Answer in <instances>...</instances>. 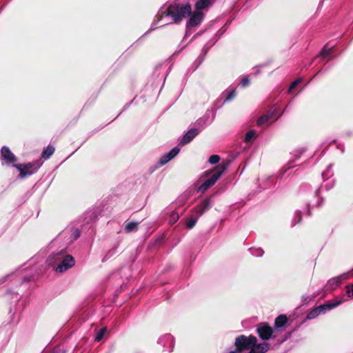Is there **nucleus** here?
Here are the masks:
<instances>
[{
    "label": "nucleus",
    "mask_w": 353,
    "mask_h": 353,
    "mask_svg": "<svg viewBox=\"0 0 353 353\" xmlns=\"http://www.w3.org/2000/svg\"><path fill=\"white\" fill-rule=\"evenodd\" d=\"M6 277H4L1 281V283H3L6 281Z\"/></svg>",
    "instance_id": "f704fd0d"
},
{
    "label": "nucleus",
    "mask_w": 353,
    "mask_h": 353,
    "mask_svg": "<svg viewBox=\"0 0 353 353\" xmlns=\"http://www.w3.org/2000/svg\"><path fill=\"white\" fill-rule=\"evenodd\" d=\"M13 166L19 171L20 178L24 179L37 172L41 166V163L39 161H34L27 163L14 164Z\"/></svg>",
    "instance_id": "7ed1b4c3"
},
{
    "label": "nucleus",
    "mask_w": 353,
    "mask_h": 353,
    "mask_svg": "<svg viewBox=\"0 0 353 353\" xmlns=\"http://www.w3.org/2000/svg\"><path fill=\"white\" fill-rule=\"evenodd\" d=\"M179 219V215L176 212H172L170 216L169 223L170 225L174 224Z\"/></svg>",
    "instance_id": "393cba45"
},
{
    "label": "nucleus",
    "mask_w": 353,
    "mask_h": 353,
    "mask_svg": "<svg viewBox=\"0 0 353 353\" xmlns=\"http://www.w3.org/2000/svg\"><path fill=\"white\" fill-rule=\"evenodd\" d=\"M199 134V130L197 128H191L181 138L179 145L183 146L190 143Z\"/></svg>",
    "instance_id": "9d476101"
},
{
    "label": "nucleus",
    "mask_w": 353,
    "mask_h": 353,
    "mask_svg": "<svg viewBox=\"0 0 353 353\" xmlns=\"http://www.w3.org/2000/svg\"><path fill=\"white\" fill-rule=\"evenodd\" d=\"M138 228V223L134 221H131L128 223L124 228V230L127 233H130L133 232L134 230Z\"/></svg>",
    "instance_id": "a211bd4d"
},
{
    "label": "nucleus",
    "mask_w": 353,
    "mask_h": 353,
    "mask_svg": "<svg viewBox=\"0 0 353 353\" xmlns=\"http://www.w3.org/2000/svg\"><path fill=\"white\" fill-rule=\"evenodd\" d=\"M256 333L262 340L268 341L271 339L273 330L268 323H261L257 326Z\"/></svg>",
    "instance_id": "423d86ee"
},
{
    "label": "nucleus",
    "mask_w": 353,
    "mask_h": 353,
    "mask_svg": "<svg viewBox=\"0 0 353 353\" xmlns=\"http://www.w3.org/2000/svg\"><path fill=\"white\" fill-rule=\"evenodd\" d=\"M75 239H78L79 237L80 233L79 230H76L74 233Z\"/></svg>",
    "instance_id": "72a5a7b5"
},
{
    "label": "nucleus",
    "mask_w": 353,
    "mask_h": 353,
    "mask_svg": "<svg viewBox=\"0 0 353 353\" xmlns=\"http://www.w3.org/2000/svg\"><path fill=\"white\" fill-rule=\"evenodd\" d=\"M51 353H67V351L63 348L58 347L54 349Z\"/></svg>",
    "instance_id": "7c9ffc66"
},
{
    "label": "nucleus",
    "mask_w": 353,
    "mask_h": 353,
    "mask_svg": "<svg viewBox=\"0 0 353 353\" xmlns=\"http://www.w3.org/2000/svg\"><path fill=\"white\" fill-rule=\"evenodd\" d=\"M347 278H348V275L347 274H343L338 277H335V278L330 279L329 281V283H330V285H332V287H337L339 285H341V283H342V281L343 280H345Z\"/></svg>",
    "instance_id": "ddd939ff"
},
{
    "label": "nucleus",
    "mask_w": 353,
    "mask_h": 353,
    "mask_svg": "<svg viewBox=\"0 0 353 353\" xmlns=\"http://www.w3.org/2000/svg\"><path fill=\"white\" fill-rule=\"evenodd\" d=\"M106 331H107L106 327H103V328L100 329L96 334L95 341H100L103 338Z\"/></svg>",
    "instance_id": "b1692460"
},
{
    "label": "nucleus",
    "mask_w": 353,
    "mask_h": 353,
    "mask_svg": "<svg viewBox=\"0 0 353 353\" xmlns=\"http://www.w3.org/2000/svg\"><path fill=\"white\" fill-rule=\"evenodd\" d=\"M256 343H257L256 336L252 335L249 336L241 335L236 338L234 345L237 351L243 352L247 350H251L252 347H253Z\"/></svg>",
    "instance_id": "20e7f679"
},
{
    "label": "nucleus",
    "mask_w": 353,
    "mask_h": 353,
    "mask_svg": "<svg viewBox=\"0 0 353 353\" xmlns=\"http://www.w3.org/2000/svg\"><path fill=\"white\" fill-rule=\"evenodd\" d=\"M170 161V160H168V155L165 154L161 157V159L159 160V164L161 165H163L166 164L167 163H168Z\"/></svg>",
    "instance_id": "c756f323"
},
{
    "label": "nucleus",
    "mask_w": 353,
    "mask_h": 353,
    "mask_svg": "<svg viewBox=\"0 0 353 353\" xmlns=\"http://www.w3.org/2000/svg\"><path fill=\"white\" fill-rule=\"evenodd\" d=\"M288 321V317L285 314H281L278 316L274 321V325L276 327H283Z\"/></svg>",
    "instance_id": "dca6fc26"
},
{
    "label": "nucleus",
    "mask_w": 353,
    "mask_h": 353,
    "mask_svg": "<svg viewBox=\"0 0 353 353\" xmlns=\"http://www.w3.org/2000/svg\"><path fill=\"white\" fill-rule=\"evenodd\" d=\"M322 312L321 309L319 308V306L314 307L312 309L308 314H307L306 319L311 320L315 319L317 316H319Z\"/></svg>",
    "instance_id": "f3484780"
},
{
    "label": "nucleus",
    "mask_w": 353,
    "mask_h": 353,
    "mask_svg": "<svg viewBox=\"0 0 353 353\" xmlns=\"http://www.w3.org/2000/svg\"><path fill=\"white\" fill-rule=\"evenodd\" d=\"M59 256L63 258V259L55 269L57 272H63L74 265V259L71 255L63 256V253H60Z\"/></svg>",
    "instance_id": "39448f33"
},
{
    "label": "nucleus",
    "mask_w": 353,
    "mask_h": 353,
    "mask_svg": "<svg viewBox=\"0 0 353 353\" xmlns=\"http://www.w3.org/2000/svg\"><path fill=\"white\" fill-rule=\"evenodd\" d=\"M220 157L217 154H213L210 157L208 162L211 164H216L220 161Z\"/></svg>",
    "instance_id": "a878e982"
},
{
    "label": "nucleus",
    "mask_w": 353,
    "mask_h": 353,
    "mask_svg": "<svg viewBox=\"0 0 353 353\" xmlns=\"http://www.w3.org/2000/svg\"><path fill=\"white\" fill-rule=\"evenodd\" d=\"M212 2L210 0H198L195 5V10H201L210 6Z\"/></svg>",
    "instance_id": "2eb2a0df"
},
{
    "label": "nucleus",
    "mask_w": 353,
    "mask_h": 353,
    "mask_svg": "<svg viewBox=\"0 0 353 353\" xmlns=\"http://www.w3.org/2000/svg\"><path fill=\"white\" fill-rule=\"evenodd\" d=\"M54 147L51 145H48L46 148H43L41 153V157L45 160H47L54 154Z\"/></svg>",
    "instance_id": "4468645a"
},
{
    "label": "nucleus",
    "mask_w": 353,
    "mask_h": 353,
    "mask_svg": "<svg viewBox=\"0 0 353 353\" xmlns=\"http://www.w3.org/2000/svg\"><path fill=\"white\" fill-rule=\"evenodd\" d=\"M229 353H237V352H235V351H231V352H230Z\"/></svg>",
    "instance_id": "c9c22d12"
},
{
    "label": "nucleus",
    "mask_w": 353,
    "mask_h": 353,
    "mask_svg": "<svg viewBox=\"0 0 353 353\" xmlns=\"http://www.w3.org/2000/svg\"><path fill=\"white\" fill-rule=\"evenodd\" d=\"M1 158L4 160L6 163L9 165L14 163L17 161L16 156L11 152L7 146H3L1 150Z\"/></svg>",
    "instance_id": "6e6552de"
},
{
    "label": "nucleus",
    "mask_w": 353,
    "mask_h": 353,
    "mask_svg": "<svg viewBox=\"0 0 353 353\" xmlns=\"http://www.w3.org/2000/svg\"><path fill=\"white\" fill-rule=\"evenodd\" d=\"M270 348V344L268 343H256L252 347L249 353H265Z\"/></svg>",
    "instance_id": "9b49d317"
},
{
    "label": "nucleus",
    "mask_w": 353,
    "mask_h": 353,
    "mask_svg": "<svg viewBox=\"0 0 353 353\" xmlns=\"http://www.w3.org/2000/svg\"><path fill=\"white\" fill-rule=\"evenodd\" d=\"M190 16V17L187 21V26L195 27L201 23L204 14L201 11L196 10L193 13H191Z\"/></svg>",
    "instance_id": "1a4fd4ad"
},
{
    "label": "nucleus",
    "mask_w": 353,
    "mask_h": 353,
    "mask_svg": "<svg viewBox=\"0 0 353 353\" xmlns=\"http://www.w3.org/2000/svg\"><path fill=\"white\" fill-rule=\"evenodd\" d=\"M180 152V148L175 147L173 149H172L168 153L166 154L168 155V160H172L174 159Z\"/></svg>",
    "instance_id": "5701e85b"
},
{
    "label": "nucleus",
    "mask_w": 353,
    "mask_h": 353,
    "mask_svg": "<svg viewBox=\"0 0 353 353\" xmlns=\"http://www.w3.org/2000/svg\"><path fill=\"white\" fill-rule=\"evenodd\" d=\"M301 82V79H298L294 81L290 85L288 92H291L292 90H294Z\"/></svg>",
    "instance_id": "c85d7f7f"
},
{
    "label": "nucleus",
    "mask_w": 353,
    "mask_h": 353,
    "mask_svg": "<svg viewBox=\"0 0 353 353\" xmlns=\"http://www.w3.org/2000/svg\"><path fill=\"white\" fill-rule=\"evenodd\" d=\"M228 165V161H223L221 163L216 165L214 170L210 171V173H212L210 177L200 185L199 190L204 192L208 188L214 185L218 179L221 177V176L223 174V172L226 170Z\"/></svg>",
    "instance_id": "f03ea898"
},
{
    "label": "nucleus",
    "mask_w": 353,
    "mask_h": 353,
    "mask_svg": "<svg viewBox=\"0 0 353 353\" xmlns=\"http://www.w3.org/2000/svg\"><path fill=\"white\" fill-rule=\"evenodd\" d=\"M250 79L248 76L246 77H244L243 78V79L241 80V83H240V85L242 87V88H245L247 86L249 85L250 84Z\"/></svg>",
    "instance_id": "bb28decb"
},
{
    "label": "nucleus",
    "mask_w": 353,
    "mask_h": 353,
    "mask_svg": "<svg viewBox=\"0 0 353 353\" xmlns=\"http://www.w3.org/2000/svg\"><path fill=\"white\" fill-rule=\"evenodd\" d=\"M211 199L205 198L203 199L194 209L193 211L199 217L201 216L207 210L210 209Z\"/></svg>",
    "instance_id": "0eeeda50"
},
{
    "label": "nucleus",
    "mask_w": 353,
    "mask_h": 353,
    "mask_svg": "<svg viewBox=\"0 0 353 353\" xmlns=\"http://www.w3.org/2000/svg\"><path fill=\"white\" fill-rule=\"evenodd\" d=\"M192 13V7L190 3L181 4L175 3L168 6L162 13L163 16H170L175 23H181L184 19L188 17Z\"/></svg>",
    "instance_id": "f257e3e1"
},
{
    "label": "nucleus",
    "mask_w": 353,
    "mask_h": 353,
    "mask_svg": "<svg viewBox=\"0 0 353 353\" xmlns=\"http://www.w3.org/2000/svg\"><path fill=\"white\" fill-rule=\"evenodd\" d=\"M256 132L253 130H249L245 136L244 141L246 143L250 142L255 137Z\"/></svg>",
    "instance_id": "4be33fe9"
},
{
    "label": "nucleus",
    "mask_w": 353,
    "mask_h": 353,
    "mask_svg": "<svg viewBox=\"0 0 353 353\" xmlns=\"http://www.w3.org/2000/svg\"><path fill=\"white\" fill-rule=\"evenodd\" d=\"M199 217L198 216L194 217V216H192L190 217L187 221H186V227L188 229H192L194 228V226L196 225L197 221H198V219Z\"/></svg>",
    "instance_id": "412c9836"
},
{
    "label": "nucleus",
    "mask_w": 353,
    "mask_h": 353,
    "mask_svg": "<svg viewBox=\"0 0 353 353\" xmlns=\"http://www.w3.org/2000/svg\"><path fill=\"white\" fill-rule=\"evenodd\" d=\"M334 52L333 48H330L327 49H325V48H323L322 50L319 52V56L323 58H326L327 57L330 56Z\"/></svg>",
    "instance_id": "aec40b11"
},
{
    "label": "nucleus",
    "mask_w": 353,
    "mask_h": 353,
    "mask_svg": "<svg viewBox=\"0 0 353 353\" xmlns=\"http://www.w3.org/2000/svg\"><path fill=\"white\" fill-rule=\"evenodd\" d=\"M272 120V117H269V114H265L261 116L256 121L257 125L260 126L266 123L267 121Z\"/></svg>",
    "instance_id": "6ab92c4d"
},
{
    "label": "nucleus",
    "mask_w": 353,
    "mask_h": 353,
    "mask_svg": "<svg viewBox=\"0 0 353 353\" xmlns=\"http://www.w3.org/2000/svg\"><path fill=\"white\" fill-rule=\"evenodd\" d=\"M235 96H236V90H232V91H230L228 94V96L225 98L224 102H227V101H231L232 99H234L235 97Z\"/></svg>",
    "instance_id": "cd10ccee"
},
{
    "label": "nucleus",
    "mask_w": 353,
    "mask_h": 353,
    "mask_svg": "<svg viewBox=\"0 0 353 353\" xmlns=\"http://www.w3.org/2000/svg\"><path fill=\"white\" fill-rule=\"evenodd\" d=\"M347 292L348 294H352V295L353 296V285H347Z\"/></svg>",
    "instance_id": "2f4dec72"
},
{
    "label": "nucleus",
    "mask_w": 353,
    "mask_h": 353,
    "mask_svg": "<svg viewBox=\"0 0 353 353\" xmlns=\"http://www.w3.org/2000/svg\"><path fill=\"white\" fill-rule=\"evenodd\" d=\"M342 303L341 301H337L334 302H327L326 303L322 304L319 305V308L321 309L322 312H324L326 310H332L338 305H339Z\"/></svg>",
    "instance_id": "f8f14e48"
},
{
    "label": "nucleus",
    "mask_w": 353,
    "mask_h": 353,
    "mask_svg": "<svg viewBox=\"0 0 353 353\" xmlns=\"http://www.w3.org/2000/svg\"><path fill=\"white\" fill-rule=\"evenodd\" d=\"M276 111L275 109L272 110V108L268 112L267 114H269V117H272V119H274V112Z\"/></svg>",
    "instance_id": "473e14b6"
}]
</instances>
